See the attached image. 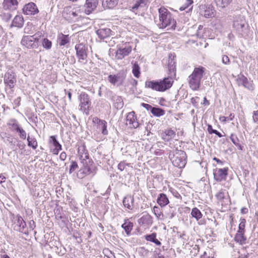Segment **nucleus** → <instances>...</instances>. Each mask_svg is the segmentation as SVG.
<instances>
[{
  "instance_id": "f257e3e1",
  "label": "nucleus",
  "mask_w": 258,
  "mask_h": 258,
  "mask_svg": "<svg viewBox=\"0 0 258 258\" xmlns=\"http://www.w3.org/2000/svg\"><path fill=\"white\" fill-rule=\"evenodd\" d=\"M173 83L171 77L164 78L160 81H149L145 82V87L153 90L164 92L170 88Z\"/></svg>"
},
{
  "instance_id": "f03ea898",
  "label": "nucleus",
  "mask_w": 258,
  "mask_h": 258,
  "mask_svg": "<svg viewBox=\"0 0 258 258\" xmlns=\"http://www.w3.org/2000/svg\"><path fill=\"white\" fill-rule=\"evenodd\" d=\"M206 69L202 66L195 68L192 73L188 77V84L193 90L199 89Z\"/></svg>"
},
{
  "instance_id": "7ed1b4c3",
  "label": "nucleus",
  "mask_w": 258,
  "mask_h": 258,
  "mask_svg": "<svg viewBox=\"0 0 258 258\" xmlns=\"http://www.w3.org/2000/svg\"><path fill=\"white\" fill-rule=\"evenodd\" d=\"M159 20L161 24H159L160 28H165L171 26V28L175 30L176 22L173 19L172 14L164 7H161L158 9Z\"/></svg>"
},
{
  "instance_id": "20e7f679",
  "label": "nucleus",
  "mask_w": 258,
  "mask_h": 258,
  "mask_svg": "<svg viewBox=\"0 0 258 258\" xmlns=\"http://www.w3.org/2000/svg\"><path fill=\"white\" fill-rule=\"evenodd\" d=\"M233 27L241 36L245 37L247 36L248 25L243 16H238L236 17L233 21Z\"/></svg>"
},
{
  "instance_id": "39448f33",
  "label": "nucleus",
  "mask_w": 258,
  "mask_h": 258,
  "mask_svg": "<svg viewBox=\"0 0 258 258\" xmlns=\"http://www.w3.org/2000/svg\"><path fill=\"white\" fill-rule=\"evenodd\" d=\"M83 167L80 169L78 173V176L80 178H83L86 175L92 174L94 175L96 172V167L93 164L91 160L83 161L81 162Z\"/></svg>"
},
{
  "instance_id": "423d86ee",
  "label": "nucleus",
  "mask_w": 258,
  "mask_h": 258,
  "mask_svg": "<svg viewBox=\"0 0 258 258\" xmlns=\"http://www.w3.org/2000/svg\"><path fill=\"white\" fill-rule=\"evenodd\" d=\"M75 48L78 62L82 64H86L88 57V45L84 43H79L75 45Z\"/></svg>"
},
{
  "instance_id": "0eeeda50",
  "label": "nucleus",
  "mask_w": 258,
  "mask_h": 258,
  "mask_svg": "<svg viewBox=\"0 0 258 258\" xmlns=\"http://www.w3.org/2000/svg\"><path fill=\"white\" fill-rule=\"evenodd\" d=\"M12 227L14 230L22 233L25 235L29 233V228L27 227L23 218L19 215L13 217Z\"/></svg>"
},
{
  "instance_id": "6e6552de",
  "label": "nucleus",
  "mask_w": 258,
  "mask_h": 258,
  "mask_svg": "<svg viewBox=\"0 0 258 258\" xmlns=\"http://www.w3.org/2000/svg\"><path fill=\"white\" fill-rule=\"evenodd\" d=\"M186 153L182 150H176L171 159L173 165L179 168H183L186 163Z\"/></svg>"
},
{
  "instance_id": "1a4fd4ad",
  "label": "nucleus",
  "mask_w": 258,
  "mask_h": 258,
  "mask_svg": "<svg viewBox=\"0 0 258 258\" xmlns=\"http://www.w3.org/2000/svg\"><path fill=\"white\" fill-rule=\"evenodd\" d=\"M8 125L10 127L11 130L17 134L20 139L22 140L26 139V132L23 129L16 119H11L8 122Z\"/></svg>"
},
{
  "instance_id": "9d476101",
  "label": "nucleus",
  "mask_w": 258,
  "mask_h": 258,
  "mask_svg": "<svg viewBox=\"0 0 258 258\" xmlns=\"http://www.w3.org/2000/svg\"><path fill=\"white\" fill-rule=\"evenodd\" d=\"M80 109L86 114L89 113V107L91 104V102L87 94L82 92L79 97Z\"/></svg>"
},
{
  "instance_id": "9b49d317",
  "label": "nucleus",
  "mask_w": 258,
  "mask_h": 258,
  "mask_svg": "<svg viewBox=\"0 0 258 258\" xmlns=\"http://www.w3.org/2000/svg\"><path fill=\"white\" fill-rule=\"evenodd\" d=\"M17 82L16 73L12 70H9L4 76V83L6 87L10 89L14 87Z\"/></svg>"
},
{
  "instance_id": "f8f14e48",
  "label": "nucleus",
  "mask_w": 258,
  "mask_h": 258,
  "mask_svg": "<svg viewBox=\"0 0 258 258\" xmlns=\"http://www.w3.org/2000/svg\"><path fill=\"white\" fill-rule=\"evenodd\" d=\"M81 10L79 7L72 8L71 7H67L64 9L63 15L65 18L68 19H77L81 16Z\"/></svg>"
},
{
  "instance_id": "ddd939ff",
  "label": "nucleus",
  "mask_w": 258,
  "mask_h": 258,
  "mask_svg": "<svg viewBox=\"0 0 258 258\" xmlns=\"http://www.w3.org/2000/svg\"><path fill=\"white\" fill-rule=\"evenodd\" d=\"M227 172V168L215 169L213 171L214 179L218 181L225 180L228 174Z\"/></svg>"
},
{
  "instance_id": "4468645a",
  "label": "nucleus",
  "mask_w": 258,
  "mask_h": 258,
  "mask_svg": "<svg viewBox=\"0 0 258 258\" xmlns=\"http://www.w3.org/2000/svg\"><path fill=\"white\" fill-rule=\"evenodd\" d=\"M132 51V47L128 44H125L124 47L118 48L116 52V57L117 59H121L128 55Z\"/></svg>"
},
{
  "instance_id": "2eb2a0df",
  "label": "nucleus",
  "mask_w": 258,
  "mask_h": 258,
  "mask_svg": "<svg viewBox=\"0 0 258 258\" xmlns=\"http://www.w3.org/2000/svg\"><path fill=\"white\" fill-rule=\"evenodd\" d=\"M237 81L238 85H242L249 90H253L254 89L252 82L249 81L247 78L241 74L238 75Z\"/></svg>"
},
{
  "instance_id": "dca6fc26",
  "label": "nucleus",
  "mask_w": 258,
  "mask_h": 258,
  "mask_svg": "<svg viewBox=\"0 0 258 258\" xmlns=\"http://www.w3.org/2000/svg\"><path fill=\"white\" fill-rule=\"evenodd\" d=\"M21 43L22 45L29 49L37 48L38 46V43L29 35L24 36L22 37Z\"/></svg>"
},
{
  "instance_id": "f3484780",
  "label": "nucleus",
  "mask_w": 258,
  "mask_h": 258,
  "mask_svg": "<svg viewBox=\"0 0 258 258\" xmlns=\"http://www.w3.org/2000/svg\"><path fill=\"white\" fill-rule=\"evenodd\" d=\"M126 125H130V127L137 128L139 124L137 120V117L134 111L129 112L126 117Z\"/></svg>"
},
{
  "instance_id": "a211bd4d",
  "label": "nucleus",
  "mask_w": 258,
  "mask_h": 258,
  "mask_svg": "<svg viewBox=\"0 0 258 258\" xmlns=\"http://www.w3.org/2000/svg\"><path fill=\"white\" fill-rule=\"evenodd\" d=\"M23 11L24 14L27 15H34L39 12L36 5L33 3H30L26 5Z\"/></svg>"
},
{
  "instance_id": "6ab92c4d",
  "label": "nucleus",
  "mask_w": 258,
  "mask_h": 258,
  "mask_svg": "<svg viewBox=\"0 0 258 258\" xmlns=\"http://www.w3.org/2000/svg\"><path fill=\"white\" fill-rule=\"evenodd\" d=\"M78 156L81 162L83 161H87L91 160L89 158V154L86 149L85 145H83L79 146L78 148Z\"/></svg>"
},
{
  "instance_id": "aec40b11",
  "label": "nucleus",
  "mask_w": 258,
  "mask_h": 258,
  "mask_svg": "<svg viewBox=\"0 0 258 258\" xmlns=\"http://www.w3.org/2000/svg\"><path fill=\"white\" fill-rule=\"evenodd\" d=\"M49 143L53 146L54 148L52 150V152L54 155H57L58 152L61 150L62 146L57 140L56 137L52 136L49 137Z\"/></svg>"
},
{
  "instance_id": "412c9836",
  "label": "nucleus",
  "mask_w": 258,
  "mask_h": 258,
  "mask_svg": "<svg viewBox=\"0 0 258 258\" xmlns=\"http://www.w3.org/2000/svg\"><path fill=\"white\" fill-rule=\"evenodd\" d=\"M98 4V0H86L85 5V13L89 15L92 13L97 7Z\"/></svg>"
},
{
  "instance_id": "4be33fe9",
  "label": "nucleus",
  "mask_w": 258,
  "mask_h": 258,
  "mask_svg": "<svg viewBox=\"0 0 258 258\" xmlns=\"http://www.w3.org/2000/svg\"><path fill=\"white\" fill-rule=\"evenodd\" d=\"M3 5L5 10L14 11L17 9L18 2L17 0H4Z\"/></svg>"
},
{
  "instance_id": "5701e85b",
  "label": "nucleus",
  "mask_w": 258,
  "mask_h": 258,
  "mask_svg": "<svg viewBox=\"0 0 258 258\" xmlns=\"http://www.w3.org/2000/svg\"><path fill=\"white\" fill-rule=\"evenodd\" d=\"M122 203L124 207L128 210H132L134 208L135 200L132 196L128 195L125 197Z\"/></svg>"
},
{
  "instance_id": "b1692460",
  "label": "nucleus",
  "mask_w": 258,
  "mask_h": 258,
  "mask_svg": "<svg viewBox=\"0 0 258 258\" xmlns=\"http://www.w3.org/2000/svg\"><path fill=\"white\" fill-rule=\"evenodd\" d=\"M125 77V73L124 70H121L117 74L114 75V85L116 83L117 85H121Z\"/></svg>"
},
{
  "instance_id": "393cba45",
  "label": "nucleus",
  "mask_w": 258,
  "mask_h": 258,
  "mask_svg": "<svg viewBox=\"0 0 258 258\" xmlns=\"http://www.w3.org/2000/svg\"><path fill=\"white\" fill-rule=\"evenodd\" d=\"M175 136V132L171 129L166 130L162 134V138L163 140L168 142Z\"/></svg>"
},
{
  "instance_id": "a878e982",
  "label": "nucleus",
  "mask_w": 258,
  "mask_h": 258,
  "mask_svg": "<svg viewBox=\"0 0 258 258\" xmlns=\"http://www.w3.org/2000/svg\"><path fill=\"white\" fill-rule=\"evenodd\" d=\"M174 56H172V54L169 55V60L168 63V70L172 76V73L175 75V62L174 60Z\"/></svg>"
},
{
  "instance_id": "bb28decb",
  "label": "nucleus",
  "mask_w": 258,
  "mask_h": 258,
  "mask_svg": "<svg viewBox=\"0 0 258 258\" xmlns=\"http://www.w3.org/2000/svg\"><path fill=\"white\" fill-rule=\"evenodd\" d=\"M235 241L241 245L244 244L246 243L247 238L244 236V233H239L237 232L234 237Z\"/></svg>"
},
{
  "instance_id": "cd10ccee",
  "label": "nucleus",
  "mask_w": 258,
  "mask_h": 258,
  "mask_svg": "<svg viewBox=\"0 0 258 258\" xmlns=\"http://www.w3.org/2000/svg\"><path fill=\"white\" fill-rule=\"evenodd\" d=\"M121 227L124 229L127 235H129L133 229V223L128 219H125L124 223L121 225Z\"/></svg>"
},
{
  "instance_id": "c85d7f7f",
  "label": "nucleus",
  "mask_w": 258,
  "mask_h": 258,
  "mask_svg": "<svg viewBox=\"0 0 258 258\" xmlns=\"http://www.w3.org/2000/svg\"><path fill=\"white\" fill-rule=\"evenodd\" d=\"M157 202L161 207H164L169 203V200L166 195L163 193L159 194Z\"/></svg>"
},
{
  "instance_id": "c756f323",
  "label": "nucleus",
  "mask_w": 258,
  "mask_h": 258,
  "mask_svg": "<svg viewBox=\"0 0 258 258\" xmlns=\"http://www.w3.org/2000/svg\"><path fill=\"white\" fill-rule=\"evenodd\" d=\"M24 24V19L22 16L17 15L13 20L12 26L22 28Z\"/></svg>"
},
{
  "instance_id": "7c9ffc66",
  "label": "nucleus",
  "mask_w": 258,
  "mask_h": 258,
  "mask_svg": "<svg viewBox=\"0 0 258 258\" xmlns=\"http://www.w3.org/2000/svg\"><path fill=\"white\" fill-rule=\"evenodd\" d=\"M140 222L143 224L150 225L153 223V218L148 213L145 214L140 219Z\"/></svg>"
},
{
  "instance_id": "2f4dec72",
  "label": "nucleus",
  "mask_w": 258,
  "mask_h": 258,
  "mask_svg": "<svg viewBox=\"0 0 258 258\" xmlns=\"http://www.w3.org/2000/svg\"><path fill=\"white\" fill-rule=\"evenodd\" d=\"M70 38L69 35H64L62 33L60 34L58 36V42L60 46H64L69 43Z\"/></svg>"
},
{
  "instance_id": "473e14b6",
  "label": "nucleus",
  "mask_w": 258,
  "mask_h": 258,
  "mask_svg": "<svg viewBox=\"0 0 258 258\" xmlns=\"http://www.w3.org/2000/svg\"><path fill=\"white\" fill-rule=\"evenodd\" d=\"M145 238L146 240L152 242L156 244L157 245H160L161 243L156 239V233H153L151 234L146 235Z\"/></svg>"
},
{
  "instance_id": "72a5a7b5",
  "label": "nucleus",
  "mask_w": 258,
  "mask_h": 258,
  "mask_svg": "<svg viewBox=\"0 0 258 258\" xmlns=\"http://www.w3.org/2000/svg\"><path fill=\"white\" fill-rule=\"evenodd\" d=\"M111 30L109 29H102L97 31V34L101 39H104L110 35Z\"/></svg>"
},
{
  "instance_id": "f704fd0d",
  "label": "nucleus",
  "mask_w": 258,
  "mask_h": 258,
  "mask_svg": "<svg viewBox=\"0 0 258 258\" xmlns=\"http://www.w3.org/2000/svg\"><path fill=\"white\" fill-rule=\"evenodd\" d=\"M28 142V146L33 149H36L38 146L36 139L34 137H30L29 135L26 138Z\"/></svg>"
},
{
  "instance_id": "c9c22d12",
  "label": "nucleus",
  "mask_w": 258,
  "mask_h": 258,
  "mask_svg": "<svg viewBox=\"0 0 258 258\" xmlns=\"http://www.w3.org/2000/svg\"><path fill=\"white\" fill-rule=\"evenodd\" d=\"M216 5L220 8H225L227 7L232 0H214Z\"/></svg>"
},
{
  "instance_id": "e433bc0d",
  "label": "nucleus",
  "mask_w": 258,
  "mask_h": 258,
  "mask_svg": "<svg viewBox=\"0 0 258 258\" xmlns=\"http://www.w3.org/2000/svg\"><path fill=\"white\" fill-rule=\"evenodd\" d=\"M205 18H209L214 17V12L212 7H206L202 14Z\"/></svg>"
},
{
  "instance_id": "4c0bfd02",
  "label": "nucleus",
  "mask_w": 258,
  "mask_h": 258,
  "mask_svg": "<svg viewBox=\"0 0 258 258\" xmlns=\"http://www.w3.org/2000/svg\"><path fill=\"white\" fill-rule=\"evenodd\" d=\"M190 214L192 217L195 218L197 221L201 219L203 216L201 212L196 207L192 209Z\"/></svg>"
},
{
  "instance_id": "58836bf2",
  "label": "nucleus",
  "mask_w": 258,
  "mask_h": 258,
  "mask_svg": "<svg viewBox=\"0 0 258 258\" xmlns=\"http://www.w3.org/2000/svg\"><path fill=\"white\" fill-rule=\"evenodd\" d=\"M228 193L224 189H221L215 195L217 199L220 201H223L225 199H226Z\"/></svg>"
},
{
  "instance_id": "ea45409f",
  "label": "nucleus",
  "mask_w": 258,
  "mask_h": 258,
  "mask_svg": "<svg viewBox=\"0 0 258 258\" xmlns=\"http://www.w3.org/2000/svg\"><path fill=\"white\" fill-rule=\"evenodd\" d=\"M230 139L231 141H232V142L233 143V144L234 145H235L236 147H237V148H238L239 150H242L243 147L239 143V140L236 135H235L233 134H232L230 137Z\"/></svg>"
},
{
  "instance_id": "a19ab883",
  "label": "nucleus",
  "mask_w": 258,
  "mask_h": 258,
  "mask_svg": "<svg viewBox=\"0 0 258 258\" xmlns=\"http://www.w3.org/2000/svg\"><path fill=\"white\" fill-rule=\"evenodd\" d=\"M152 114L157 117L163 116L165 114V110L160 108L153 107L151 110Z\"/></svg>"
},
{
  "instance_id": "79ce46f5",
  "label": "nucleus",
  "mask_w": 258,
  "mask_h": 258,
  "mask_svg": "<svg viewBox=\"0 0 258 258\" xmlns=\"http://www.w3.org/2000/svg\"><path fill=\"white\" fill-rule=\"evenodd\" d=\"M34 26L32 23H28L24 29V32L26 34H32L34 32Z\"/></svg>"
},
{
  "instance_id": "37998d69",
  "label": "nucleus",
  "mask_w": 258,
  "mask_h": 258,
  "mask_svg": "<svg viewBox=\"0 0 258 258\" xmlns=\"http://www.w3.org/2000/svg\"><path fill=\"white\" fill-rule=\"evenodd\" d=\"M132 72L135 77L139 78L141 74L140 68L137 62L135 63L133 66Z\"/></svg>"
},
{
  "instance_id": "c03bdc74",
  "label": "nucleus",
  "mask_w": 258,
  "mask_h": 258,
  "mask_svg": "<svg viewBox=\"0 0 258 258\" xmlns=\"http://www.w3.org/2000/svg\"><path fill=\"white\" fill-rule=\"evenodd\" d=\"M106 122L105 120H103V121H101V123L97 126V128L99 130L101 131L102 133L104 135H107L108 133L106 129Z\"/></svg>"
},
{
  "instance_id": "a18cd8bd",
  "label": "nucleus",
  "mask_w": 258,
  "mask_h": 258,
  "mask_svg": "<svg viewBox=\"0 0 258 258\" xmlns=\"http://www.w3.org/2000/svg\"><path fill=\"white\" fill-rule=\"evenodd\" d=\"M240 221L237 232L239 233H245L246 220L244 218H241Z\"/></svg>"
},
{
  "instance_id": "49530a36",
  "label": "nucleus",
  "mask_w": 258,
  "mask_h": 258,
  "mask_svg": "<svg viewBox=\"0 0 258 258\" xmlns=\"http://www.w3.org/2000/svg\"><path fill=\"white\" fill-rule=\"evenodd\" d=\"M102 3L105 9H111L113 8L112 0H102Z\"/></svg>"
},
{
  "instance_id": "de8ad7c7",
  "label": "nucleus",
  "mask_w": 258,
  "mask_h": 258,
  "mask_svg": "<svg viewBox=\"0 0 258 258\" xmlns=\"http://www.w3.org/2000/svg\"><path fill=\"white\" fill-rule=\"evenodd\" d=\"M42 45L43 48L48 50L51 48L52 42L50 40L45 38L42 40Z\"/></svg>"
},
{
  "instance_id": "09e8293b",
  "label": "nucleus",
  "mask_w": 258,
  "mask_h": 258,
  "mask_svg": "<svg viewBox=\"0 0 258 258\" xmlns=\"http://www.w3.org/2000/svg\"><path fill=\"white\" fill-rule=\"evenodd\" d=\"M114 106L117 109L122 108L123 106V102L121 97H118L116 99V102L114 103Z\"/></svg>"
},
{
  "instance_id": "8fccbe9b",
  "label": "nucleus",
  "mask_w": 258,
  "mask_h": 258,
  "mask_svg": "<svg viewBox=\"0 0 258 258\" xmlns=\"http://www.w3.org/2000/svg\"><path fill=\"white\" fill-rule=\"evenodd\" d=\"M153 212L158 219H160L161 215H162L160 209L157 206L154 207L153 209Z\"/></svg>"
},
{
  "instance_id": "3c124183",
  "label": "nucleus",
  "mask_w": 258,
  "mask_h": 258,
  "mask_svg": "<svg viewBox=\"0 0 258 258\" xmlns=\"http://www.w3.org/2000/svg\"><path fill=\"white\" fill-rule=\"evenodd\" d=\"M16 146L20 150H24L26 147L25 143L21 140L16 139Z\"/></svg>"
},
{
  "instance_id": "603ef678",
  "label": "nucleus",
  "mask_w": 258,
  "mask_h": 258,
  "mask_svg": "<svg viewBox=\"0 0 258 258\" xmlns=\"http://www.w3.org/2000/svg\"><path fill=\"white\" fill-rule=\"evenodd\" d=\"M78 168V164L76 161H72L70 165L69 172L70 173H73Z\"/></svg>"
},
{
  "instance_id": "864d4df0",
  "label": "nucleus",
  "mask_w": 258,
  "mask_h": 258,
  "mask_svg": "<svg viewBox=\"0 0 258 258\" xmlns=\"http://www.w3.org/2000/svg\"><path fill=\"white\" fill-rule=\"evenodd\" d=\"M31 38L35 41L36 43L38 41V40L42 37V33L41 32L36 33L35 34L33 35H30Z\"/></svg>"
},
{
  "instance_id": "5fc2aeb1",
  "label": "nucleus",
  "mask_w": 258,
  "mask_h": 258,
  "mask_svg": "<svg viewBox=\"0 0 258 258\" xmlns=\"http://www.w3.org/2000/svg\"><path fill=\"white\" fill-rule=\"evenodd\" d=\"M142 3H143V0H139L137 1L132 7V11L135 12L136 10H137Z\"/></svg>"
},
{
  "instance_id": "6e6d98bb",
  "label": "nucleus",
  "mask_w": 258,
  "mask_h": 258,
  "mask_svg": "<svg viewBox=\"0 0 258 258\" xmlns=\"http://www.w3.org/2000/svg\"><path fill=\"white\" fill-rule=\"evenodd\" d=\"M222 62L226 65L229 64L230 60L229 57L227 55H223L222 58Z\"/></svg>"
},
{
  "instance_id": "4d7b16f0",
  "label": "nucleus",
  "mask_w": 258,
  "mask_h": 258,
  "mask_svg": "<svg viewBox=\"0 0 258 258\" xmlns=\"http://www.w3.org/2000/svg\"><path fill=\"white\" fill-rule=\"evenodd\" d=\"M252 117L254 122L258 124V109L253 111Z\"/></svg>"
},
{
  "instance_id": "13d9d810",
  "label": "nucleus",
  "mask_w": 258,
  "mask_h": 258,
  "mask_svg": "<svg viewBox=\"0 0 258 258\" xmlns=\"http://www.w3.org/2000/svg\"><path fill=\"white\" fill-rule=\"evenodd\" d=\"M141 105L143 107L146 108L147 110L150 111L151 112V110H153V107H152L151 105H150L149 104H146V103H142L141 104Z\"/></svg>"
},
{
  "instance_id": "bf43d9fd",
  "label": "nucleus",
  "mask_w": 258,
  "mask_h": 258,
  "mask_svg": "<svg viewBox=\"0 0 258 258\" xmlns=\"http://www.w3.org/2000/svg\"><path fill=\"white\" fill-rule=\"evenodd\" d=\"M21 97H18L14 101V104L16 107H18L20 105Z\"/></svg>"
},
{
  "instance_id": "052dcab7",
  "label": "nucleus",
  "mask_w": 258,
  "mask_h": 258,
  "mask_svg": "<svg viewBox=\"0 0 258 258\" xmlns=\"http://www.w3.org/2000/svg\"><path fill=\"white\" fill-rule=\"evenodd\" d=\"M207 130L210 134H214L215 132L216 131V130L213 129L212 126L210 124H208Z\"/></svg>"
},
{
  "instance_id": "680f3d73",
  "label": "nucleus",
  "mask_w": 258,
  "mask_h": 258,
  "mask_svg": "<svg viewBox=\"0 0 258 258\" xmlns=\"http://www.w3.org/2000/svg\"><path fill=\"white\" fill-rule=\"evenodd\" d=\"M59 158L61 160L64 161L67 158V154L64 152H62L60 153Z\"/></svg>"
},
{
  "instance_id": "e2e57ef3",
  "label": "nucleus",
  "mask_w": 258,
  "mask_h": 258,
  "mask_svg": "<svg viewBox=\"0 0 258 258\" xmlns=\"http://www.w3.org/2000/svg\"><path fill=\"white\" fill-rule=\"evenodd\" d=\"M125 163L123 162H120L118 165V169L120 171H122L124 170L125 168Z\"/></svg>"
},
{
  "instance_id": "0e129e2a",
  "label": "nucleus",
  "mask_w": 258,
  "mask_h": 258,
  "mask_svg": "<svg viewBox=\"0 0 258 258\" xmlns=\"http://www.w3.org/2000/svg\"><path fill=\"white\" fill-rule=\"evenodd\" d=\"M104 120H101L98 117H94L93 118V122L97 124V126L101 123V121H103Z\"/></svg>"
},
{
  "instance_id": "69168bd1",
  "label": "nucleus",
  "mask_w": 258,
  "mask_h": 258,
  "mask_svg": "<svg viewBox=\"0 0 258 258\" xmlns=\"http://www.w3.org/2000/svg\"><path fill=\"white\" fill-rule=\"evenodd\" d=\"M35 227V222L33 220H31L29 222V229L31 230H33Z\"/></svg>"
},
{
  "instance_id": "338daca9",
  "label": "nucleus",
  "mask_w": 258,
  "mask_h": 258,
  "mask_svg": "<svg viewBox=\"0 0 258 258\" xmlns=\"http://www.w3.org/2000/svg\"><path fill=\"white\" fill-rule=\"evenodd\" d=\"M248 212V209L245 207H243L241 209V213L242 214H246Z\"/></svg>"
},
{
  "instance_id": "774afa93",
  "label": "nucleus",
  "mask_w": 258,
  "mask_h": 258,
  "mask_svg": "<svg viewBox=\"0 0 258 258\" xmlns=\"http://www.w3.org/2000/svg\"><path fill=\"white\" fill-rule=\"evenodd\" d=\"M201 258H214V257H211L210 256H208L207 252L206 251H205L204 254L201 256Z\"/></svg>"
}]
</instances>
